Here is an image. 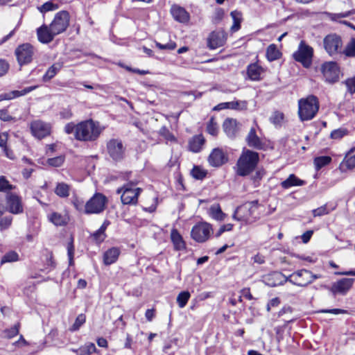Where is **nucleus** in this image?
Here are the masks:
<instances>
[{"label":"nucleus","mask_w":355,"mask_h":355,"mask_svg":"<svg viewBox=\"0 0 355 355\" xmlns=\"http://www.w3.org/2000/svg\"><path fill=\"white\" fill-rule=\"evenodd\" d=\"M64 131L67 135L73 134L78 141H94L99 137L103 128L98 122L89 119L77 124L69 122L64 125Z\"/></svg>","instance_id":"1"},{"label":"nucleus","mask_w":355,"mask_h":355,"mask_svg":"<svg viewBox=\"0 0 355 355\" xmlns=\"http://www.w3.org/2000/svg\"><path fill=\"white\" fill-rule=\"evenodd\" d=\"M70 15L69 12L62 10L56 13L52 22L48 26L43 24L37 28V35L40 42H51L55 36L64 32L69 26Z\"/></svg>","instance_id":"2"},{"label":"nucleus","mask_w":355,"mask_h":355,"mask_svg":"<svg viewBox=\"0 0 355 355\" xmlns=\"http://www.w3.org/2000/svg\"><path fill=\"white\" fill-rule=\"evenodd\" d=\"M317 278V275H313L307 270L302 269L293 272L289 277H286L282 272H274L265 277V282L271 287L283 284L286 282L299 286H306Z\"/></svg>","instance_id":"3"},{"label":"nucleus","mask_w":355,"mask_h":355,"mask_svg":"<svg viewBox=\"0 0 355 355\" xmlns=\"http://www.w3.org/2000/svg\"><path fill=\"white\" fill-rule=\"evenodd\" d=\"M259 161V153L251 150L244 149L236 163V173L246 176L257 167Z\"/></svg>","instance_id":"4"},{"label":"nucleus","mask_w":355,"mask_h":355,"mask_svg":"<svg viewBox=\"0 0 355 355\" xmlns=\"http://www.w3.org/2000/svg\"><path fill=\"white\" fill-rule=\"evenodd\" d=\"M319 110V102L313 95L298 101V114L302 121H309L315 117Z\"/></svg>","instance_id":"5"},{"label":"nucleus","mask_w":355,"mask_h":355,"mask_svg":"<svg viewBox=\"0 0 355 355\" xmlns=\"http://www.w3.org/2000/svg\"><path fill=\"white\" fill-rule=\"evenodd\" d=\"M258 207L257 200L247 202L236 208L233 214V218L247 224L252 223L259 218V216L257 214Z\"/></svg>","instance_id":"6"},{"label":"nucleus","mask_w":355,"mask_h":355,"mask_svg":"<svg viewBox=\"0 0 355 355\" xmlns=\"http://www.w3.org/2000/svg\"><path fill=\"white\" fill-rule=\"evenodd\" d=\"M138 182L139 180H130L116 190V193L121 194V202L123 205L137 204L138 197L142 191L141 189L136 187Z\"/></svg>","instance_id":"7"},{"label":"nucleus","mask_w":355,"mask_h":355,"mask_svg":"<svg viewBox=\"0 0 355 355\" xmlns=\"http://www.w3.org/2000/svg\"><path fill=\"white\" fill-rule=\"evenodd\" d=\"M107 198L101 193H96L85 204L84 212L86 214H98L104 211Z\"/></svg>","instance_id":"8"},{"label":"nucleus","mask_w":355,"mask_h":355,"mask_svg":"<svg viewBox=\"0 0 355 355\" xmlns=\"http://www.w3.org/2000/svg\"><path fill=\"white\" fill-rule=\"evenodd\" d=\"M323 46L326 52L330 56H334L341 53L343 41L340 36L331 33L324 37L323 39Z\"/></svg>","instance_id":"9"},{"label":"nucleus","mask_w":355,"mask_h":355,"mask_svg":"<svg viewBox=\"0 0 355 355\" xmlns=\"http://www.w3.org/2000/svg\"><path fill=\"white\" fill-rule=\"evenodd\" d=\"M313 55V48L304 41H301L297 51L293 53V58L297 62L302 63L304 67L308 68L311 64Z\"/></svg>","instance_id":"10"},{"label":"nucleus","mask_w":355,"mask_h":355,"mask_svg":"<svg viewBox=\"0 0 355 355\" xmlns=\"http://www.w3.org/2000/svg\"><path fill=\"white\" fill-rule=\"evenodd\" d=\"M107 153L114 162H121L125 158V148L121 140L112 139L107 143Z\"/></svg>","instance_id":"11"},{"label":"nucleus","mask_w":355,"mask_h":355,"mask_svg":"<svg viewBox=\"0 0 355 355\" xmlns=\"http://www.w3.org/2000/svg\"><path fill=\"white\" fill-rule=\"evenodd\" d=\"M6 211L12 214H21L24 212L22 198L16 193L8 192L6 194Z\"/></svg>","instance_id":"12"},{"label":"nucleus","mask_w":355,"mask_h":355,"mask_svg":"<svg viewBox=\"0 0 355 355\" xmlns=\"http://www.w3.org/2000/svg\"><path fill=\"white\" fill-rule=\"evenodd\" d=\"M15 55L18 63L21 66L30 63L34 55V48L30 44L26 43L19 45L15 49Z\"/></svg>","instance_id":"13"},{"label":"nucleus","mask_w":355,"mask_h":355,"mask_svg":"<svg viewBox=\"0 0 355 355\" xmlns=\"http://www.w3.org/2000/svg\"><path fill=\"white\" fill-rule=\"evenodd\" d=\"M30 128L33 135L39 139L49 136L52 129L51 123L41 120L32 121Z\"/></svg>","instance_id":"14"},{"label":"nucleus","mask_w":355,"mask_h":355,"mask_svg":"<svg viewBox=\"0 0 355 355\" xmlns=\"http://www.w3.org/2000/svg\"><path fill=\"white\" fill-rule=\"evenodd\" d=\"M212 229L209 224L201 223L196 225L191 230V237L197 242L202 243L206 241Z\"/></svg>","instance_id":"15"},{"label":"nucleus","mask_w":355,"mask_h":355,"mask_svg":"<svg viewBox=\"0 0 355 355\" xmlns=\"http://www.w3.org/2000/svg\"><path fill=\"white\" fill-rule=\"evenodd\" d=\"M321 69L326 81L335 83L338 80L340 71L336 62H326L322 64Z\"/></svg>","instance_id":"16"},{"label":"nucleus","mask_w":355,"mask_h":355,"mask_svg":"<svg viewBox=\"0 0 355 355\" xmlns=\"http://www.w3.org/2000/svg\"><path fill=\"white\" fill-rule=\"evenodd\" d=\"M354 281V278H343L332 284L331 291L334 295H345L351 289Z\"/></svg>","instance_id":"17"},{"label":"nucleus","mask_w":355,"mask_h":355,"mask_svg":"<svg viewBox=\"0 0 355 355\" xmlns=\"http://www.w3.org/2000/svg\"><path fill=\"white\" fill-rule=\"evenodd\" d=\"M228 160L223 150L219 148L213 149L208 157L209 164L214 167H218L226 163Z\"/></svg>","instance_id":"18"},{"label":"nucleus","mask_w":355,"mask_h":355,"mask_svg":"<svg viewBox=\"0 0 355 355\" xmlns=\"http://www.w3.org/2000/svg\"><path fill=\"white\" fill-rule=\"evenodd\" d=\"M227 40V33L224 31H213L208 39L209 46L215 49L223 46Z\"/></svg>","instance_id":"19"},{"label":"nucleus","mask_w":355,"mask_h":355,"mask_svg":"<svg viewBox=\"0 0 355 355\" xmlns=\"http://www.w3.org/2000/svg\"><path fill=\"white\" fill-rule=\"evenodd\" d=\"M170 12L173 19L180 23L185 24L189 20L190 15L189 12L183 7L178 5H173L171 8Z\"/></svg>","instance_id":"20"},{"label":"nucleus","mask_w":355,"mask_h":355,"mask_svg":"<svg viewBox=\"0 0 355 355\" xmlns=\"http://www.w3.org/2000/svg\"><path fill=\"white\" fill-rule=\"evenodd\" d=\"M246 142L250 147L257 150H261L264 146L263 142L257 136L256 130L254 128H252L248 132V135L246 137Z\"/></svg>","instance_id":"21"},{"label":"nucleus","mask_w":355,"mask_h":355,"mask_svg":"<svg viewBox=\"0 0 355 355\" xmlns=\"http://www.w3.org/2000/svg\"><path fill=\"white\" fill-rule=\"evenodd\" d=\"M223 128L229 137H234L239 131L238 123L236 119H226L223 124Z\"/></svg>","instance_id":"22"},{"label":"nucleus","mask_w":355,"mask_h":355,"mask_svg":"<svg viewBox=\"0 0 355 355\" xmlns=\"http://www.w3.org/2000/svg\"><path fill=\"white\" fill-rule=\"evenodd\" d=\"M37 87V86H31V87H26L21 91L14 90V91L8 92V93L1 94L0 95V101H4V100H11L16 97L24 96V95L27 94L28 93L35 89Z\"/></svg>","instance_id":"23"},{"label":"nucleus","mask_w":355,"mask_h":355,"mask_svg":"<svg viewBox=\"0 0 355 355\" xmlns=\"http://www.w3.org/2000/svg\"><path fill=\"white\" fill-rule=\"evenodd\" d=\"M263 72V69L257 63L250 64L248 67V76L249 78L252 80H259L261 78V76Z\"/></svg>","instance_id":"24"},{"label":"nucleus","mask_w":355,"mask_h":355,"mask_svg":"<svg viewBox=\"0 0 355 355\" xmlns=\"http://www.w3.org/2000/svg\"><path fill=\"white\" fill-rule=\"evenodd\" d=\"M120 254L118 248H112L105 252L103 254V263L106 266L111 265L116 261Z\"/></svg>","instance_id":"25"},{"label":"nucleus","mask_w":355,"mask_h":355,"mask_svg":"<svg viewBox=\"0 0 355 355\" xmlns=\"http://www.w3.org/2000/svg\"><path fill=\"white\" fill-rule=\"evenodd\" d=\"M63 67V63L61 62H57L53 64L46 70V73L42 76V80L44 83L50 81L55 75L61 70Z\"/></svg>","instance_id":"26"},{"label":"nucleus","mask_w":355,"mask_h":355,"mask_svg":"<svg viewBox=\"0 0 355 355\" xmlns=\"http://www.w3.org/2000/svg\"><path fill=\"white\" fill-rule=\"evenodd\" d=\"M205 139L202 135L193 137L189 141V149L193 153H198L201 150L202 146L204 145Z\"/></svg>","instance_id":"27"},{"label":"nucleus","mask_w":355,"mask_h":355,"mask_svg":"<svg viewBox=\"0 0 355 355\" xmlns=\"http://www.w3.org/2000/svg\"><path fill=\"white\" fill-rule=\"evenodd\" d=\"M49 220L56 226H62L67 224L69 217L67 214L53 212L48 216Z\"/></svg>","instance_id":"28"},{"label":"nucleus","mask_w":355,"mask_h":355,"mask_svg":"<svg viewBox=\"0 0 355 355\" xmlns=\"http://www.w3.org/2000/svg\"><path fill=\"white\" fill-rule=\"evenodd\" d=\"M304 184V180L299 179L294 174H291L286 180L281 182V186L282 188L287 189L295 186H302Z\"/></svg>","instance_id":"29"},{"label":"nucleus","mask_w":355,"mask_h":355,"mask_svg":"<svg viewBox=\"0 0 355 355\" xmlns=\"http://www.w3.org/2000/svg\"><path fill=\"white\" fill-rule=\"evenodd\" d=\"M171 238L176 250H181L185 248V244L182 237L176 229L171 230Z\"/></svg>","instance_id":"30"},{"label":"nucleus","mask_w":355,"mask_h":355,"mask_svg":"<svg viewBox=\"0 0 355 355\" xmlns=\"http://www.w3.org/2000/svg\"><path fill=\"white\" fill-rule=\"evenodd\" d=\"M71 187L64 182H59L55 188V193L60 198H67L69 196Z\"/></svg>","instance_id":"31"},{"label":"nucleus","mask_w":355,"mask_h":355,"mask_svg":"<svg viewBox=\"0 0 355 355\" xmlns=\"http://www.w3.org/2000/svg\"><path fill=\"white\" fill-rule=\"evenodd\" d=\"M281 53L275 44H270L266 49V58L269 61H274L280 58Z\"/></svg>","instance_id":"32"},{"label":"nucleus","mask_w":355,"mask_h":355,"mask_svg":"<svg viewBox=\"0 0 355 355\" xmlns=\"http://www.w3.org/2000/svg\"><path fill=\"white\" fill-rule=\"evenodd\" d=\"M60 8V3L55 2L54 0L49 1L41 6L38 7V10L42 13H46L49 11L56 10Z\"/></svg>","instance_id":"33"},{"label":"nucleus","mask_w":355,"mask_h":355,"mask_svg":"<svg viewBox=\"0 0 355 355\" xmlns=\"http://www.w3.org/2000/svg\"><path fill=\"white\" fill-rule=\"evenodd\" d=\"M331 162V157L329 156L316 157L313 163L316 171L320 170L322 167L329 164Z\"/></svg>","instance_id":"34"},{"label":"nucleus","mask_w":355,"mask_h":355,"mask_svg":"<svg viewBox=\"0 0 355 355\" xmlns=\"http://www.w3.org/2000/svg\"><path fill=\"white\" fill-rule=\"evenodd\" d=\"M210 215L217 220H223L225 217V214L222 211L218 205H214L211 207Z\"/></svg>","instance_id":"35"},{"label":"nucleus","mask_w":355,"mask_h":355,"mask_svg":"<svg viewBox=\"0 0 355 355\" xmlns=\"http://www.w3.org/2000/svg\"><path fill=\"white\" fill-rule=\"evenodd\" d=\"M191 297L189 291H182L177 297V302L180 308H184Z\"/></svg>","instance_id":"36"},{"label":"nucleus","mask_w":355,"mask_h":355,"mask_svg":"<svg viewBox=\"0 0 355 355\" xmlns=\"http://www.w3.org/2000/svg\"><path fill=\"white\" fill-rule=\"evenodd\" d=\"M15 187L8 182V180L4 176L0 177V192H11V190H13Z\"/></svg>","instance_id":"37"},{"label":"nucleus","mask_w":355,"mask_h":355,"mask_svg":"<svg viewBox=\"0 0 355 355\" xmlns=\"http://www.w3.org/2000/svg\"><path fill=\"white\" fill-rule=\"evenodd\" d=\"M86 316L85 314L80 313L79 314L73 323V324L70 327L69 330L71 331H78L80 327L85 322Z\"/></svg>","instance_id":"38"},{"label":"nucleus","mask_w":355,"mask_h":355,"mask_svg":"<svg viewBox=\"0 0 355 355\" xmlns=\"http://www.w3.org/2000/svg\"><path fill=\"white\" fill-rule=\"evenodd\" d=\"M230 109L236 110H245L248 107V103L245 101H231L229 104Z\"/></svg>","instance_id":"39"},{"label":"nucleus","mask_w":355,"mask_h":355,"mask_svg":"<svg viewBox=\"0 0 355 355\" xmlns=\"http://www.w3.org/2000/svg\"><path fill=\"white\" fill-rule=\"evenodd\" d=\"M13 218L11 216H6L0 218V231H4L10 228Z\"/></svg>","instance_id":"40"},{"label":"nucleus","mask_w":355,"mask_h":355,"mask_svg":"<svg viewBox=\"0 0 355 355\" xmlns=\"http://www.w3.org/2000/svg\"><path fill=\"white\" fill-rule=\"evenodd\" d=\"M207 131L213 136H216L218 134V126L214 117L209 119L207 125Z\"/></svg>","instance_id":"41"},{"label":"nucleus","mask_w":355,"mask_h":355,"mask_svg":"<svg viewBox=\"0 0 355 355\" xmlns=\"http://www.w3.org/2000/svg\"><path fill=\"white\" fill-rule=\"evenodd\" d=\"M19 334V324H15L10 329H5L3 332V337L10 339Z\"/></svg>","instance_id":"42"},{"label":"nucleus","mask_w":355,"mask_h":355,"mask_svg":"<svg viewBox=\"0 0 355 355\" xmlns=\"http://www.w3.org/2000/svg\"><path fill=\"white\" fill-rule=\"evenodd\" d=\"M19 259L18 254L15 251H10L7 252L1 259V263L8 262H13L17 261Z\"/></svg>","instance_id":"43"},{"label":"nucleus","mask_w":355,"mask_h":355,"mask_svg":"<svg viewBox=\"0 0 355 355\" xmlns=\"http://www.w3.org/2000/svg\"><path fill=\"white\" fill-rule=\"evenodd\" d=\"M230 15L234 21V24L231 27V31L232 32H236L239 31L241 27V19L239 17V13L236 11H232Z\"/></svg>","instance_id":"44"},{"label":"nucleus","mask_w":355,"mask_h":355,"mask_svg":"<svg viewBox=\"0 0 355 355\" xmlns=\"http://www.w3.org/2000/svg\"><path fill=\"white\" fill-rule=\"evenodd\" d=\"M343 53L347 57H355V39H352L347 44Z\"/></svg>","instance_id":"45"},{"label":"nucleus","mask_w":355,"mask_h":355,"mask_svg":"<svg viewBox=\"0 0 355 355\" xmlns=\"http://www.w3.org/2000/svg\"><path fill=\"white\" fill-rule=\"evenodd\" d=\"M191 174L196 180H202L207 175V172L199 166H194Z\"/></svg>","instance_id":"46"},{"label":"nucleus","mask_w":355,"mask_h":355,"mask_svg":"<svg viewBox=\"0 0 355 355\" xmlns=\"http://www.w3.org/2000/svg\"><path fill=\"white\" fill-rule=\"evenodd\" d=\"M284 119V114L279 111H275L270 117V121L275 125H281Z\"/></svg>","instance_id":"47"},{"label":"nucleus","mask_w":355,"mask_h":355,"mask_svg":"<svg viewBox=\"0 0 355 355\" xmlns=\"http://www.w3.org/2000/svg\"><path fill=\"white\" fill-rule=\"evenodd\" d=\"M348 131L345 128H338L331 132V138L333 139H340L347 134Z\"/></svg>","instance_id":"48"},{"label":"nucleus","mask_w":355,"mask_h":355,"mask_svg":"<svg viewBox=\"0 0 355 355\" xmlns=\"http://www.w3.org/2000/svg\"><path fill=\"white\" fill-rule=\"evenodd\" d=\"M64 160V157L63 156H58L53 158H49L47 160V163L49 165L53 167H59L60 166Z\"/></svg>","instance_id":"49"},{"label":"nucleus","mask_w":355,"mask_h":355,"mask_svg":"<svg viewBox=\"0 0 355 355\" xmlns=\"http://www.w3.org/2000/svg\"><path fill=\"white\" fill-rule=\"evenodd\" d=\"M353 151V149H351L350 151L345 156V165L347 168L352 169L355 168V155L349 156L350 153Z\"/></svg>","instance_id":"50"},{"label":"nucleus","mask_w":355,"mask_h":355,"mask_svg":"<svg viewBox=\"0 0 355 355\" xmlns=\"http://www.w3.org/2000/svg\"><path fill=\"white\" fill-rule=\"evenodd\" d=\"M352 14L351 11H347L345 12L340 13H330L326 12V15L331 19V20H337L340 18H345L349 17Z\"/></svg>","instance_id":"51"},{"label":"nucleus","mask_w":355,"mask_h":355,"mask_svg":"<svg viewBox=\"0 0 355 355\" xmlns=\"http://www.w3.org/2000/svg\"><path fill=\"white\" fill-rule=\"evenodd\" d=\"M73 254H74V246L73 243V239L67 245V254L69 257V265L73 264Z\"/></svg>","instance_id":"52"},{"label":"nucleus","mask_w":355,"mask_h":355,"mask_svg":"<svg viewBox=\"0 0 355 355\" xmlns=\"http://www.w3.org/2000/svg\"><path fill=\"white\" fill-rule=\"evenodd\" d=\"M224 17V10L222 8H218L215 10L214 16L212 17V21L217 24H218Z\"/></svg>","instance_id":"53"},{"label":"nucleus","mask_w":355,"mask_h":355,"mask_svg":"<svg viewBox=\"0 0 355 355\" xmlns=\"http://www.w3.org/2000/svg\"><path fill=\"white\" fill-rule=\"evenodd\" d=\"M329 213L327 208V205L321 206L317 209L313 210V215L314 217L316 216H322L324 215H327Z\"/></svg>","instance_id":"54"},{"label":"nucleus","mask_w":355,"mask_h":355,"mask_svg":"<svg viewBox=\"0 0 355 355\" xmlns=\"http://www.w3.org/2000/svg\"><path fill=\"white\" fill-rule=\"evenodd\" d=\"M156 46L161 50H173L176 47V44L175 42L171 41L165 44H162L159 42H156Z\"/></svg>","instance_id":"55"},{"label":"nucleus","mask_w":355,"mask_h":355,"mask_svg":"<svg viewBox=\"0 0 355 355\" xmlns=\"http://www.w3.org/2000/svg\"><path fill=\"white\" fill-rule=\"evenodd\" d=\"M92 236L97 243H101L105 240L106 235L104 232L98 230L92 234Z\"/></svg>","instance_id":"56"},{"label":"nucleus","mask_w":355,"mask_h":355,"mask_svg":"<svg viewBox=\"0 0 355 355\" xmlns=\"http://www.w3.org/2000/svg\"><path fill=\"white\" fill-rule=\"evenodd\" d=\"M59 115L61 119H69L72 117V112L71 109L69 108H63L59 112Z\"/></svg>","instance_id":"57"},{"label":"nucleus","mask_w":355,"mask_h":355,"mask_svg":"<svg viewBox=\"0 0 355 355\" xmlns=\"http://www.w3.org/2000/svg\"><path fill=\"white\" fill-rule=\"evenodd\" d=\"M348 91L351 93H355V76L348 78L345 82Z\"/></svg>","instance_id":"58"},{"label":"nucleus","mask_w":355,"mask_h":355,"mask_svg":"<svg viewBox=\"0 0 355 355\" xmlns=\"http://www.w3.org/2000/svg\"><path fill=\"white\" fill-rule=\"evenodd\" d=\"M9 68L8 64L3 60H0V76L6 73Z\"/></svg>","instance_id":"59"},{"label":"nucleus","mask_w":355,"mask_h":355,"mask_svg":"<svg viewBox=\"0 0 355 355\" xmlns=\"http://www.w3.org/2000/svg\"><path fill=\"white\" fill-rule=\"evenodd\" d=\"M322 313H329L334 314H345L347 313V311L341 309H324L321 311Z\"/></svg>","instance_id":"60"},{"label":"nucleus","mask_w":355,"mask_h":355,"mask_svg":"<svg viewBox=\"0 0 355 355\" xmlns=\"http://www.w3.org/2000/svg\"><path fill=\"white\" fill-rule=\"evenodd\" d=\"M83 346L85 347L88 355L95 352L96 350L95 345L92 343H87Z\"/></svg>","instance_id":"61"},{"label":"nucleus","mask_w":355,"mask_h":355,"mask_svg":"<svg viewBox=\"0 0 355 355\" xmlns=\"http://www.w3.org/2000/svg\"><path fill=\"white\" fill-rule=\"evenodd\" d=\"M279 303H280V300L278 297L272 298L268 304V306H267L268 311H270V306H277L279 304Z\"/></svg>","instance_id":"62"},{"label":"nucleus","mask_w":355,"mask_h":355,"mask_svg":"<svg viewBox=\"0 0 355 355\" xmlns=\"http://www.w3.org/2000/svg\"><path fill=\"white\" fill-rule=\"evenodd\" d=\"M230 102L221 103L214 107V110L219 111L224 109H230Z\"/></svg>","instance_id":"63"},{"label":"nucleus","mask_w":355,"mask_h":355,"mask_svg":"<svg viewBox=\"0 0 355 355\" xmlns=\"http://www.w3.org/2000/svg\"><path fill=\"white\" fill-rule=\"evenodd\" d=\"M312 234H313V232L312 231H306L302 236V241L304 243H307L310 240Z\"/></svg>","instance_id":"64"}]
</instances>
